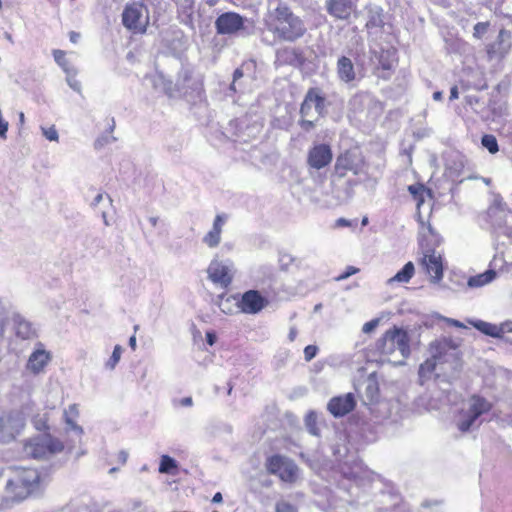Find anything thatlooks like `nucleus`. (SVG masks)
Masks as SVG:
<instances>
[{
	"mask_svg": "<svg viewBox=\"0 0 512 512\" xmlns=\"http://www.w3.org/2000/svg\"><path fill=\"white\" fill-rule=\"evenodd\" d=\"M44 486V479L33 468H16L7 480L5 494L0 496V511L14 502L26 499L38 493Z\"/></svg>",
	"mask_w": 512,
	"mask_h": 512,
	"instance_id": "3",
	"label": "nucleus"
},
{
	"mask_svg": "<svg viewBox=\"0 0 512 512\" xmlns=\"http://www.w3.org/2000/svg\"><path fill=\"white\" fill-rule=\"evenodd\" d=\"M122 23L133 33H145L149 25V10L143 0L129 1L122 12Z\"/></svg>",
	"mask_w": 512,
	"mask_h": 512,
	"instance_id": "6",
	"label": "nucleus"
},
{
	"mask_svg": "<svg viewBox=\"0 0 512 512\" xmlns=\"http://www.w3.org/2000/svg\"><path fill=\"white\" fill-rule=\"evenodd\" d=\"M379 323H380L379 318H375V319H372V320L366 322L362 327V332L365 334L371 333L372 331H374L377 328Z\"/></svg>",
	"mask_w": 512,
	"mask_h": 512,
	"instance_id": "44",
	"label": "nucleus"
},
{
	"mask_svg": "<svg viewBox=\"0 0 512 512\" xmlns=\"http://www.w3.org/2000/svg\"><path fill=\"white\" fill-rule=\"evenodd\" d=\"M127 458H128V453L124 450H121L119 453H118V459L119 461L122 463V464H125L126 461H127Z\"/></svg>",
	"mask_w": 512,
	"mask_h": 512,
	"instance_id": "55",
	"label": "nucleus"
},
{
	"mask_svg": "<svg viewBox=\"0 0 512 512\" xmlns=\"http://www.w3.org/2000/svg\"><path fill=\"white\" fill-rule=\"evenodd\" d=\"M414 272V264L412 262H407L400 271H398L392 278L388 279L387 283H408L413 277Z\"/></svg>",
	"mask_w": 512,
	"mask_h": 512,
	"instance_id": "30",
	"label": "nucleus"
},
{
	"mask_svg": "<svg viewBox=\"0 0 512 512\" xmlns=\"http://www.w3.org/2000/svg\"><path fill=\"white\" fill-rule=\"evenodd\" d=\"M496 277L494 270H487L484 273L472 276L468 279L467 285L470 288H480L491 283Z\"/></svg>",
	"mask_w": 512,
	"mask_h": 512,
	"instance_id": "29",
	"label": "nucleus"
},
{
	"mask_svg": "<svg viewBox=\"0 0 512 512\" xmlns=\"http://www.w3.org/2000/svg\"><path fill=\"white\" fill-rule=\"evenodd\" d=\"M356 7L355 0H329L327 10L338 19H347Z\"/></svg>",
	"mask_w": 512,
	"mask_h": 512,
	"instance_id": "22",
	"label": "nucleus"
},
{
	"mask_svg": "<svg viewBox=\"0 0 512 512\" xmlns=\"http://www.w3.org/2000/svg\"><path fill=\"white\" fill-rule=\"evenodd\" d=\"M297 334H298L297 329L295 327H291L289 334H288L289 341H291V342L294 341L297 337Z\"/></svg>",
	"mask_w": 512,
	"mask_h": 512,
	"instance_id": "57",
	"label": "nucleus"
},
{
	"mask_svg": "<svg viewBox=\"0 0 512 512\" xmlns=\"http://www.w3.org/2000/svg\"><path fill=\"white\" fill-rule=\"evenodd\" d=\"M80 34L74 31L69 33V39L72 43L76 44L79 41Z\"/></svg>",
	"mask_w": 512,
	"mask_h": 512,
	"instance_id": "54",
	"label": "nucleus"
},
{
	"mask_svg": "<svg viewBox=\"0 0 512 512\" xmlns=\"http://www.w3.org/2000/svg\"><path fill=\"white\" fill-rule=\"evenodd\" d=\"M243 77V72L241 69H236L233 73V82L232 84L230 85V89L233 90V91H236V82Z\"/></svg>",
	"mask_w": 512,
	"mask_h": 512,
	"instance_id": "48",
	"label": "nucleus"
},
{
	"mask_svg": "<svg viewBox=\"0 0 512 512\" xmlns=\"http://www.w3.org/2000/svg\"><path fill=\"white\" fill-rule=\"evenodd\" d=\"M469 323L481 333L493 338H502L505 333L512 332V321H505L499 325L482 320L469 321Z\"/></svg>",
	"mask_w": 512,
	"mask_h": 512,
	"instance_id": "19",
	"label": "nucleus"
},
{
	"mask_svg": "<svg viewBox=\"0 0 512 512\" xmlns=\"http://www.w3.org/2000/svg\"><path fill=\"white\" fill-rule=\"evenodd\" d=\"M491 204L487 210V218L494 228H502L508 223L510 211L498 194H493Z\"/></svg>",
	"mask_w": 512,
	"mask_h": 512,
	"instance_id": "15",
	"label": "nucleus"
},
{
	"mask_svg": "<svg viewBox=\"0 0 512 512\" xmlns=\"http://www.w3.org/2000/svg\"><path fill=\"white\" fill-rule=\"evenodd\" d=\"M337 76L344 83H351L356 79V70L352 60L346 56H341L336 65Z\"/></svg>",
	"mask_w": 512,
	"mask_h": 512,
	"instance_id": "23",
	"label": "nucleus"
},
{
	"mask_svg": "<svg viewBox=\"0 0 512 512\" xmlns=\"http://www.w3.org/2000/svg\"><path fill=\"white\" fill-rule=\"evenodd\" d=\"M179 405L184 407H191L193 405L192 397H184L179 400Z\"/></svg>",
	"mask_w": 512,
	"mask_h": 512,
	"instance_id": "53",
	"label": "nucleus"
},
{
	"mask_svg": "<svg viewBox=\"0 0 512 512\" xmlns=\"http://www.w3.org/2000/svg\"><path fill=\"white\" fill-rule=\"evenodd\" d=\"M307 103L314 105L315 117H320L325 112V98L320 95L317 89H310L307 93Z\"/></svg>",
	"mask_w": 512,
	"mask_h": 512,
	"instance_id": "28",
	"label": "nucleus"
},
{
	"mask_svg": "<svg viewBox=\"0 0 512 512\" xmlns=\"http://www.w3.org/2000/svg\"><path fill=\"white\" fill-rule=\"evenodd\" d=\"M284 54H291L292 56L295 55L293 50L285 49L277 52V58L281 59L284 56Z\"/></svg>",
	"mask_w": 512,
	"mask_h": 512,
	"instance_id": "58",
	"label": "nucleus"
},
{
	"mask_svg": "<svg viewBox=\"0 0 512 512\" xmlns=\"http://www.w3.org/2000/svg\"><path fill=\"white\" fill-rule=\"evenodd\" d=\"M122 353H123V348L122 346L120 345H116L113 349V352H112V355L110 356V358L105 362L104 364V367L109 370V371H112L115 369V367L117 366V364L119 363L120 359H121V356H122Z\"/></svg>",
	"mask_w": 512,
	"mask_h": 512,
	"instance_id": "34",
	"label": "nucleus"
},
{
	"mask_svg": "<svg viewBox=\"0 0 512 512\" xmlns=\"http://www.w3.org/2000/svg\"><path fill=\"white\" fill-rule=\"evenodd\" d=\"M336 225L338 227H348L350 226V221L345 219V218H339L337 221H336Z\"/></svg>",
	"mask_w": 512,
	"mask_h": 512,
	"instance_id": "56",
	"label": "nucleus"
},
{
	"mask_svg": "<svg viewBox=\"0 0 512 512\" xmlns=\"http://www.w3.org/2000/svg\"><path fill=\"white\" fill-rule=\"evenodd\" d=\"M63 443L50 434H41L29 439L23 447L25 456L34 459H46L61 452Z\"/></svg>",
	"mask_w": 512,
	"mask_h": 512,
	"instance_id": "7",
	"label": "nucleus"
},
{
	"mask_svg": "<svg viewBox=\"0 0 512 512\" xmlns=\"http://www.w3.org/2000/svg\"><path fill=\"white\" fill-rule=\"evenodd\" d=\"M231 301H237V298L236 296H229V297H224V296H220V299H219V302H218V306L219 308L221 309L222 312L224 313H230L231 312V309L230 307L228 306V304L231 302Z\"/></svg>",
	"mask_w": 512,
	"mask_h": 512,
	"instance_id": "41",
	"label": "nucleus"
},
{
	"mask_svg": "<svg viewBox=\"0 0 512 512\" xmlns=\"http://www.w3.org/2000/svg\"><path fill=\"white\" fill-rule=\"evenodd\" d=\"M332 151L327 144L314 145L308 152L307 163L316 170H320L330 164L332 161Z\"/></svg>",
	"mask_w": 512,
	"mask_h": 512,
	"instance_id": "17",
	"label": "nucleus"
},
{
	"mask_svg": "<svg viewBox=\"0 0 512 512\" xmlns=\"http://www.w3.org/2000/svg\"><path fill=\"white\" fill-rule=\"evenodd\" d=\"M41 130H42L44 137L47 140L55 141V142H57L59 140V134H58V131L56 130L55 126L52 125L50 127H42Z\"/></svg>",
	"mask_w": 512,
	"mask_h": 512,
	"instance_id": "40",
	"label": "nucleus"
},
{
	"mask_svg": "<svg viewBox=\"0 0 512 512\" xmlns=\"http://www.w3.org/2000/svg\"><path fill=\"white\" fill-rule=\"evenodd\" d=\"M317 423V414L313 411L309 412L306 415L305 418V424L308 429V431L312 434L317 436L319 434L318 428L316 426Z\"/></svg>",
	"mask_w": 512,
	"mask_h": 512,
	"instance_id": "36",
	"label": "nucleus"
},
{
	"mask_svg": "<svg viewBox=\"0 0 512 512\" xmlns=\"http://www.w3.org/2000/svg\"><path fill=\"white\" fill-rule=\"evenodd\" d=\"M5 328H6V317L4 314L0 313V341L4 337Z\"/></svg>",
	"mask_w": 512,
	"mask_h": 512,
	"instance_id": "51",
	"label": "nucleus"
},
{
	"mask_svg": "<svg viewBox=\"0 0 512 512\" xmlns=\"http://www.w3.org/2000/svg\"><path fill=\"white\" fill-rule=\"evenodd\" d=\"M492 409V403L479 395H472L462 404L456 425L461 432H467L481 424V416Z\"/></svg>",
	"mask_w": 512,
	"mask_h": 512,
	"instance_id": "5",
	"label": "nucleus"
},
{
	"mask_svg": "<svg viewBox=\"0 0 512 512\" xmlns=\"http://www.w3.org/2000/svg\"><path fill=\"white\" fill-rule=\"evenodd\" d=\"M488 26V22H478L474 26V36L477 38H481L487 32Z\"/></svg>",
	"mask_w": 512,
	"mask_h": 512,
	"instance_id": "43",
	"label": "nucleus"
},
{
	"mask_svg": "<svg viewBox=\"0 0 512 512\" xmlns=\"http://www.w3.org/2000/svg\"><path fill=\"white\" fill-rule=\"evenodd\" d=\"M421 266L429 275L431 282L438 283L442 280L444 266L442 255L439 252L432 249L425 250L421 260Z\"/></svg>",
	"mask_w": 512,
	"mask_h": 512,
	"instance_id": "13",
	"label": "nucleus"
},
{
	"mask_svg": "<svg viewBox=\"0 0 512 512\" xmlns=\"http://www.w3.org/2000/svg\"><path fill=\"white\" fill-rule=\"evenodd\" d=\"M246 19L235 12H225L218 16L215 27L218 34L231 35L244 28Z\"/></svg>",
	"mask_w": 512,
	"mask_h": 512,
	"instance_id": "14",
	"label": "nucleus"
},
{
	"mask_svg": "<svg viewBox=\"0 0 512 512\" xmlns=\"http://www.w3.org/2000/svg\"><path fill=\"white\" fill-rule=\"evenodd\" d=\"M366 393H367V397L370 401H374L375 398L377 397L378 387H377V383L374 380H372V379L367 380Z\"/></svg>",
	"mask_w": 512,
	"mask_h": 512,
	"instance_id": "38",
	"label": "nucleus"
},
{
	"mask_svg": "<svg viewBox=\"0 0 512 512\" xmlns=\"http://www.w3.org/2000/svg\"><path fill=\"white\" fill-rule=\"evenodd\" d=\"M481 143L483 147H485L490 153L494 154L496 153L498 148L497 139L495 136L486 134L482 137Z\"/></svg>",
	"mask_w": 512,
	"mask_h": 512,
	"instance_id": "35",
	"label": "nucleus"
},
{
	"mask_svg": "<svg viewBox=\"0 0 512 512\" xmlns=\"http://www.w3.org/2000/svg\"><path fill=\"white\" fill-rule=\"evenodd\" d=\"M358 272H359L358 268H356L354 266H348V267H346L345 271L342 274H340L339 276H337L335 279H336V281H343Z\"/></svg>",
	"mask_w": 512,
	"mask_h": 512,
	"instance_id": "45",
	"label": "nucleus"
},
{
	"mask_svg": "<svg viewBox=\"0 0 512 512\" xmlns=\"http://www.w3.org/2000/svg\"><path fill=\"white\" fill-rule=\"evenodd\" d=\"M148 221L150 222V224L153 226V227H156L158 221H159V218L156 217V216H151L149 217Z\"/></svg>",
	"mask_w": 512,
	"mask_h": 512,
	"instance_id": "63",
	"label": "nucleus"
},
{
	"mask_svg": "<svg viewBox=\"0 0 512 512\" xmlns=\"http://www.w3.org/2000/svg\"><path fill=\"white\" fill-rule=\"evenodd\" d=\"M450 100H454L458 98V88L453 86L450 90Z\"/></svg>",
	"mask_w": 512,
	"mask_h": 512,
	"instance_id": "59",
	"label": "nucleus"
},
{
	"mask_svg": "<svg viewBox=\"0 0 512 512\" xmlns=\"http://www.w3.org/2000/svg\"><path fill=\"white\" fill-rule=\"evenodd\" d=\"M408 191L416 201L417 208L419 209L425 201V196L429 195V191L426 190L422 184H414L408 187Z\"/></svg>",
	"mask_w": 512,
	"mask_h": 512,
	"instance_id": "31",
	"label": "nucleus"
},
{
	"mask_svg": "<svg viewBox=\"0 0 512 512\" xmlns=\"http://www.w3.org/2000/svg\"><path fill=\"white\" fill-rule=\"evenodd\" d=\"M177 466L175 459L168 455H162L160 459L159 472L162 474H174Z\"/></svg>",
	"mask_w": 512,
	"mask_h": 512,
	"instance_id": "32",
	"label": "nucleus"
},
{
	"mask_svg": "<svg viewBox=\"0 0 512 512\" xmlns=\"http://www.w3.org/2000/svg\"><path fill=\"white\" fill-rule=\"evenodd\" d=\"M311 117L302 118L301 120V127L305 130H310L314 127L313 120L310 119Z\"/></svg>",
	"mask_w": 512,
	"mask_h": 512,
	"instance_id": "49",
	"label": "nucleus"
},
{
	"mask_svg": "<svg viewBox=\"0 0 512 512\" xmlns=\"http://www.w3.org/2000/svg\"><path fill=\"white\" fill-rule=\"evenodd\" d=\"M129 346L131 347L132 350H136V347H137V341H136V336L135 335H132L130 338H129Z\"/></svg>",
	"mask_w": 512,
	"mask_h": 512,
	"instance_id": "60",
	"label": "nucleus"
},
{
	"mask_svg": "<svg viewBox=\"0 0 512 512\" xmlns=\"http://www.w3.org/2000/svg\"><path fill=\"white\" fill-rule=\"evenodd\" d=\"M264 23L277 39L289 42L302 37L306 31L302 20L281 0H268Z\"/></svg>",
	"mask_w": 512,
	"mask_h": 512,
	"instance_id": "2",
	"label": "nucleus"
},
{
	"mask_svg": "<svg viewBox=\"0 0 512 512\" xmlns=\"http://www.w3.org/2000/svg\"><path fill=\"white\" fill-rule=\"evenodd\" d=\"M226 223V216L224 214H218L214 221L211 229L204 235L202 242L209 248L217 247L221 242V234L223 227Z\"/></svg>",
	"mask_w": 512,
	"mask_h": 512,
	"instance_id": "21",
	"label": "nucleus"
},
{
	"mask_svg": "<svg viewBox=\"0 0 512 512\" xmlns=\"http://www.w3.org/2000/svg\"><path fill=\"white\" fill-rule=\"evenodd\" d=\"M79 409L76 404H71L64 410L63 418L68 431L75 432L79 437L83 434V428L77 424Z\"/></svg>",
	"mask_w": 512,
	"mask_h": 512,
	"instance_id": "25",
	"label": "nucleus"
},
{
	"mask_svg": "<svg viewBox=\"0 0 512 512\" xmlns=\"http://www.w3.org/2000/svg\"><path fill=\"white\" fill-rule=\"evenodd\" d=\"M448 345L446 342L436 341L431 343L429 351L431 357L428 358L419 367V377L421 379H427L431 376L437 365L443 364L452 356V353L448 352Z\"/></svg>",
	"mask_w": 512,
	"mask_h": 512,
	"instance_id": "9",
	"label": "nucleus"
},
{
	"mask_svg": "<svg viewBox=\"0 0 512 512\" xmlns=\"http://www.w3.org/2000/svg\"><path fill=\"white\" fill-rule=\"evenodd\" d=\"M216 339H217V337H216V334H215L214 332H212V331H208V332H206V342H207L210 346H212V345H214V344H215Z\"/></svg>",
	"mask_w": 512,
	"mask_h": 512,
	"instance_id": "52",
	"label": "nucleus"
},
{
	"mask_svg": "<svg viewBox=\"0 0 512 512\" xmlns=\"http://www.w3.org/2000/svg\"><path fill=\"white\" fill-rule=\"evenodd\" d=\"M150 84L156 91L164 93L169 98H186L196 102L203 99L204 85L200 75H194L189 68H182L173 83L163 72L155 71L147 76Z\"/></svg>",
	"mask_w": 512,
	"mask_h": 512,
	"instance_id": "1",
	"label": "nucleus"
},
{
	"mask_svg": "<svg viewBox=\"0 0 512 512\" xmlns=\"http://www.w3.org/2000/svg\"><path fill=\"white\" fill-rule=\"evenodd\" d=\"M376 349L382 361L396 366L404 365L411 352L409 334L405 329L394 326L377 341Z\"/></svg>",
	"mask_w": 512,
	"mask_h": 512,
	"instance_id": "4",
	"label": "nucleus"
},
{
	"mask_svg": "<svg viewBox=\"0 0 512 512\" xmlns=\"http://www.w3.org/2000/svg\"><path fill=\"white\" fill-rule=\"evenodd\" d=\"M269 299L259 290L250 289L237 298L236 304L241 312L249 315L260 313L269 305Z\"/></svg>",
	"mask_w": 512,
	"mask_h": 512,
	"instance_id": "10",
	"label": "nucleus"
},
{
	"mask_svg": "<svg viewBox=\"0 0 512 512\" xmlns=\"http://www.w3.org/2000/svg\"><path fill=\"white\" fill-rule=\"evenodd\" d=\"M433 99L435 101H440L442 99V92L436 91L433 93Z\"/></svg>",
	"mask_w": 512,
	"mask_h": 512,
	"instance_id": "64",
	"label": "nucleus"
},
{
	"mask_svg": "<svg viewBox=\"0 0 512 512\" xmlns=\"http://www.w3.org/2000/svg\"><path fill=\"white\" fill-rule=\"evenodd\" d=\"M208 278L222 288L228 287L233 279V265L230 261L213 259L207 269Z\"/></svg>",
	"mask_w": 512,
	"mask_h": 512,
	"instance_id": "11",
	"label": "nucleus"
},
{
	"mask_svg": "<svg viewBox=\"0 0 512 512\" xmlns=\"http://www.w3.org/2000/svg\"><path fill=\"white\" fill-rule=\"evenodd\" d=\"M300 113L302 118L315 117L314 105L312 103H307V95L301 105Z\"/></svg>",
	"mask_w": 512,
	"mask_h": 512,
	"instance_id": "39",
	"label": "nucleus"
},
{
	"mask_svg": "<svg viewBox=\"0 0 512 512\" xmlns=\"http://www.w3.org/2000/svg\"><path fill=\"white\" fill-rule=\"evenodd\" d=\"M13 323L18 337L22 339H30L35 336L36 332L32 324L20 314H15L13 316Z\"/></svg>",
	"mask_w": 512,
	"mask_h": 512,
	"instance_id": "26",
	"label": "nucleus"
},
{
	"mask_svg": "<svg viewBox=\"0 0 512 512\" xmlns=\"http://www.w3.org/2000/svg\"><path fill=\"white\" fill-rule=\"evenodd\" d=\"M511 48V35L507 30H500L497 40L488 47L490 58H504Z\"/></svg>",
	"mask_w": 512,
	"mask_h": 512,
	"instance_id": "20",
	"label": "nucleus"
},
{
	"mask_svg": "<svg viewBox=\"0 0 512 512\" xmlns=\"http://www.w3.org/2000/svg\"><path fill=\"white\" fill-rule=\"evenodd\" d=\"M24 426L19 413H4L0 416V441L9 442L20 433Z\"/></svg>",
	"mask_w": 512,
	"mask_h": 512,
	"instance_id": "12",
	"label": "nucleus"
},
{
	"mask_svg": "<svg viewBox=\"0 0 512 512\" xmlns=\"http://www.w3.org/2000/svg\"><path fill=\"white\" fill-rule=\"evenodd\" d=\"M222 500H223V497H222V494L220 492L215 493L213 498H212V502L213 503H221Z\"/></svg>",
	"mask_w": 512,
	"mask_h": 512,
	"instance_id": "61",
	"label": "nucleus"
},
{
	"mask_svg": "<svg viewBox=\"0 0 512 512\" xmlns=\"http://www.w3.org/2000/svg\"><path fill=\"white\" fill-rule=\"evenodd\" d=\"M355 405L356 400L354 395L352 393H347L330 399L327 404V409L334 417H342L351 412Z\"/></svg>",
	"mask_w": 512,
	"mask_h": 512,
	"instance_id": "18",
	"label": "nucleus"
},
{
	"mask_svg": "<svg viewBox=\"0 0 512 512\" xmlns=\"http://www.w3.org/2000/svg\"><path fill=\"white\" fill-rule=\"evenodd\" d=\"M335 170L340 176H345L347 171L358 174L359 164L355 161L354 156L350 152H345L338 156L335 163Z\"/></svg>",
	"mask_w": 512,
	"mask_h": 512,
	"instance_id": "24",
	"label": "nucleus"
},
{
	"mask_svg": "<svg viewBox=\"0 0 512 512\" xmlns=\"http://www.w3.org/2000/svg\"><path fill=\"white\" fill-rule=\"evenodd\" d=\"M443 320H444L447 324L452 325V326H454V327H457V328H466V326H465L462 322H460V321H458V320H456V319L443 317Z\"/></svg>",
	"mask_w": 512,
	"mask_h": 512,
	"instance_id": "50",
	"label": "nucleus"
},
{
	"mask_svg": "<svg viewBox=\"0 0 512 512\" xmlns=\"http://www.w3.org/2000/svg\"><path fill=\"white\" fill-rule=\"evenodd\" d=\"M367 14L366 28L369 30V33H371V30L374 28L380 29L383 27V9L380 6L369 5L367 7Z\"/></svg>",
	"mask_w": 512,
	"mask_h": 512,
	"instance_id": "27",
	"label": "nucleus"
},
{
	"mask_svg": "<svg viewBox=\"0 0 512 512\" xmlns=\"http://www.w3.org/2000/svg\"><path fill=\"white\" fill-rule=\"evenodd\" d=\"M51 353L47 351L42 343H37L34 350L28 357L26 363V369L34 374L38 375L42 373L48 363L51 361Z\"/></svg>",
	"mask_w": 512,
	"mask_h": 512,
	"instance_id": "16",
	"label": "nucleus"
},
{
	"mask_svg": "<svg viewBox=\"0 0 512 512\" xmlns=\"http://www.w3.org/2000/svg\"><path fill=\"white\" fill-rule=\"evenodd\" d=\"M77 69L72 70V73H66V82L71 89L80 93L81 92V83L76 79Z\"/></svg>",
	"mask_w": 512,
	"mask_h": 512,
	"instance_id": "37",
	"label": "nucleus"
},
{
	"mask_svg": "<svg viewBox=\"0 0 512 512\" xmlns=\"http://www.w3.org/2000/svg\"><path fill=\"white\" fill-rule=\"evenodd\" d=\"M266 467L269 473L277 475L284 482H295L298 478V467L289 458L274 455L267 459Z\"/></svg>",
	"mask_w": 512,
	"mask_h": 512,
	"instance_id": "8",
	"label": "nucleus"
},
{
	"mask_svg": "<svg viewBox=\"0 0 512 512\" xmlns=\"http://www.w3.org/2000/svg\"><path fill=\"white\" fill-rule=\"evenodd\" d=\"M107 200L108 204L111 206L112 205V199L109 195H105L103 193H98L94 198L93 200L91 201L90 203V206L93 208V209H97L100 204L105 200Z\"/></svg>",
	"mask_w": 512,
	"mask_h": 512,
	"instance_id": "42",
	"label": "nucleus"
},
{
	"mask_svg": "<svg viewBox=\"0 0 512 512\" xmlns=\"http://www.w3.org/2000/svg\"><path fill=\"white\" fill-rule=\"evenodd\" d=\"M318 347L315 345H308L304 348V358L306 361H311L317 354Z\"/></svg>",
	"mask_w": 512,
	"mask_h": 512,
	"instance_id": "47",
	"label": "nucleus"
},
{
	"mask_svg": "<svg viewBox=\"0 0 512 512\" xmlns=\"http://www.w3.org/2000/svg\"><path fill=\"white\" fill-rule=\"evenodd\" d=\"M53 57L55 62L62 68V70L66 73H72V70L76 68L73 67L68 59L65 56V52L59 49L53 51Z\"/></svg>",
	"mask_w": 512,
	"mask_h": 512,
	"instance_id": "33",
	"label": "nucleus"
},
{
	"mask_svg": "<svg viewBox=\"0 0 512 512\" xmlns=\"http://www.w3.org/2000/svg\"><path fill=\"white\" fill-rule=\"evenodd\" d=\"M275 510L276 512H296L295 507L286 501L277 502Z\"/></svg>",
	"mask_w": 512,
	"mask_h": 512,
	"instance_id": "46",
	"label": "nucleus"
},
{
	"mask_svg": "<svg viewBox=\"0 0 512 512\" xmlns=\"http://www.w3.org/2000/svg\"><path fill=\"white\" fill-rule=\"evenodd\" d=\"M100 212H101V216H102V219H103V223H104V225H105V226H110V222H109V220H108V218H107V213H106V211H105V210H101Z\"/></svg>",
	"mask_w": 512,
	"mask_h": 512,
	"instance_id": "62",
	"label": "nucleus"
}]
</instances>
